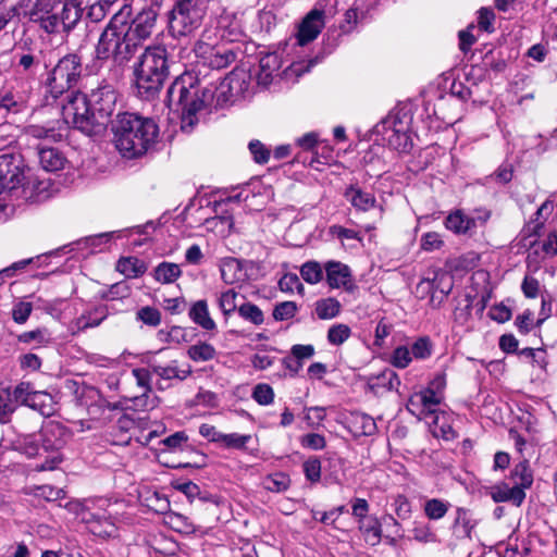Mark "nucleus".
Here are the masks:
<instances>
[{"instance_id": "f257e3e1", "label": "nucleus", "mask_w": 557, "mask_h": 557, "mask_svg": "<svg viewBox=\"0 0 557 557\" xmlns=\"http://www.w3.org/2000/svg\"><path fill=\"white\" fill-rule=\"evenodd\" d=\"M246 83L245 75L231 74L223 78L218 86L209 85L199 88L191 74H184L177 77L169 87L165 102L170 109L182 110L181 128L190 133L198 123L197 113L214 100L222 104L243 91V84Z\"/></svg>"}, {"instance_id": "f03ea898", "label": "nucleus", "mask_w": 557, "mask_h": 557, "mask_svg": "<svg viewBox=\"0 0 557 557\" xmlns=\"http://www.w3.org/2000/svg\"><path fill=\"white\" fill-rule=\"evenodd\" d=\"M132 15L133 10L126 4L114 12L99 36L91 63L87 65L90 72H99L109 61L117 66L124 65L137 52L138 42L129 38L125 29V22L131 21Z\"/></svg>"}, {"instance_id": "7ed1b4c3", "label": "nucleus", "mask_w": 557, "mask_h": 557, "mask_svg": "<svg viewBox=\"0 0 557 557\" xmlns=\"http://www.w3.org/2000/svg\"><path fill=\"white\" fill-rule=\"evenodd\" d=\"M113 143L128 159L145 154L157 141L159 127L150 117L124 112L112 122Z\"/></svg>"}, {"instance_id": "20e7f679", "label": "nucleus", "mask_w": 557, "mask_h": 557, "mask_svg": "<svg viewBox=\"0 0 557 557\" xmlns=\"http://www.w3.org/2000/svg\"><path fill=\"white\" fill-rule=\"evenodd\" d=\"M69 433L59 422L46 423L37 437L28 435L24 438V453L28 457H45L40 463L33 468L36 472L52 471L63 461L60 450L67 442Z\"/></svg>"}, {"instance_id": "39448f33", "label": "nucleus", "mask_w": 557, "mask_h": 557, "mask_svg": "<svg viewBox=\"0 0 557 557\" xmlns=\"http://www.w3.org/2000/svg\"><path fill=\"white\" fill-rule=\"evenodd\" d=\"M138 94L149 98L162 87L169 75V55L164 46L146 47L134 65Z\"/></svg>"}, {"instance_id": "423d86ee", "label": "nucleus", "mask_w": 557, "mask_h": 557, "mask_svg": "<svg viewBox=\"0 0 557 557\" xmlns=\"http://www.w3.org/2000/svg\"><path fill=\"white\" fill-rule=\"evenodd\" d=\"M66 103L62 104V125L66 129L72 126L82 133L94 136L103 132L102 121L96 116L89 100L82 92H72L66 96Z\"/></svg>"}, {"instance_id": "0eeeda50", "label": "nucleus", "mask_w": 557, "mask_h": 557, "mask_svg": "<svg viewBox=\"0 0 557 557\" xmlns=\"http://www.w3.org/2000/svg\"><path fill=\"white\" fill-rule=\"evenodd\" d=\"M207 13L206 0H178L171 11L170 29L174 36H187L200 27Z\"/></svg>"}, {"instance_id": "6e6552de", "label": "nucleus", "mask_w": 557, "mask_h": 557, "mask_svg": "<svg viewBox=\"0 0 557 557\" xmlns=\"http://www.w3.org/2000/svg\"><path fill=\"white\" fill-rule=\"evenodd\" d=\"M82 71V60L77 54H66L60 59L48 78L50 94L58 98L73 88L78 83Z\"/></svg>"}, {"instance_id": "1a4fd4ad", "label": "nucleus", "mask_w": 557, "mask_h": 557, "mask_svg": "<svg viewBox=\"0 0 557 557\" xmlns=\"http://www.w3.org/2000/svg\"><path fill=\"white\" fill-rule=\"evenodd\" d=\"M61 0H21L20 10L30 22L39 26L48 34H54L58 23L55 15L59 13Z\"/></svg>"}, {"instance_id": "9d476101", "label": "nucleus", "mask_w": 557, "mask_h": 557, "mask_svg": "<svg viewBox=\"0 0 557 557\" xmlns=\"http://www.w3.org/2000/svg\"><path fill=\"white\" fill-rule=\"evenodd\" d=\"M66 387L76 398L79 406L87 408V412L91 419L100 418L106 409L114 407L102 396L98 388L86 384H79L76 381H67Z\"/></svg>"}, {"instance_id": "9b49d317", "label": "nucleus", "mask_w": 557, "mask_h": 557, "mask_svg": "<svg viewBox=\"0 0 557 557\" xmlns=\"http://www.w3.org/2000/svg\"><path fill=\"white\" fill-rule=\"evenodd\" d=\"M24 171V161L20 154H0V194L24 186L26 180Z\"/></svg>"}, {"instance_id": "f8f14e48", "label": "nucleus", "mask_w": 557, "mask_h": 557, "mask_svg": "<svg viewBox=\"0 0 557 557\" xmlns=\"http://www.w3.org/2000/svg\"><path fill=\"white\" fill-rule=\"evenodd\" d=\"M97 119L102 121L103 131L107 127L110 116L115 110L117 95L113 85L102 82L87 96Z\"/></svg>"}, {"instance_id": "ddd939ff", "label": "nucleus", "mask_w": 557, "mask_h": 557, "mask_svg": "<svg viewBox=\"0 0 557 557\" xmlns=\"http://www.w3.org/2000/svg\"><path fill=\"white\" fill-rule=\"evenodd\" d=\"M77 516L95 536L106 540L117 535V528L112 517L106 512H96L83 507Z\"/></svg>"}, {"instance_id": "4468645a", "label": "nucleus", "mask_w": 557, "mask_h": 557, "mask_svg": "<svg viewBox=\"0 0 557 557\" xmlns=\"http://www.w3.org/2000/svg\"><path fill=\"white\" fill-rule=\"evenodd\" d=\"M453 288V277L444 271H436L432 278H423L417 286L419 295H431V304L438 306Z\"/></svg>"}, {"instance_id": "2eb2a0df", "label": "nucleus", "mask_w": 557, "mask_h": 557, "mask_svg": "<svg viewBox=\"0 0 557 557\" xmlns=\"http://www.w3.org/2000/svg\"><path fill=\"white\" fill-rule=\"evenodd\" d=\"M195 52L205 65L214 70L224 69L235 60L234 52L225 46L198 42Z\"/></svg>"}, {"instance_id": "dca6fc26", "label": "nucleus", "mask_w": 557, "mask_h": 557, "mask_svg": "<svg viewBox=\"0 0 557 557\" xmlns=\"http://www.w3.org/2000/svg\"><path fill=\"white\" fill-rule=\"evenodd\" d=\"M324 271L326 283L331 288H344L348 293H354L357 289L351 270L347 264L330 260L324 263Z\"/></svg>"}, {"instance_id": "f3484780", "label": "nucleus", "mask_w": 557, "mask_h": 557, "mask_svg": "<svg viewBox=\"0 0 557 557\" xmlns=\"http://www.w3.org/2000/svg\"><path fill=\"white\" fill-rule=\"evenodd\" d=\"M157 14L152 10L140 12L134 20L125 22V29L128 37L138 42V47L144 40L149 38L156 26Z\"/></svg>"}, {"instance_id": "a211bd4d", "label": "nucleus", "mask_w": 557, "mask_h": 557, "mask_svg": "<svg viewBox=\"0 0 557 557\" xmlns=\"http://www.w3.org/2000/svg\"><path fill=\"white\" fill-rule=\"evenodd\" d=\"M59 13L55 15V33L72 30L82 17L83 9L77 0H61Z\"/></svg>"}, {"instance_id": "6ab92c4d", "label": "nucleus", "mask_w": 557, "mask_h": 557, "mask_svg": "<svg viewBox=\"0 0 557 557\" xmlns=\"http://www.w3.org/2000/svg\"><path fill=\"white\" fill-rule=\"evenodd\" d=\"M324 26L323 11L312 10L302 20L296 35L297 45L305 46L314 40Z\"/></svg>"}, {"instance_id": "aec40b11", "label": "nucleus", "mask_w": 557, "mask_h": 557, "mask_svg": "<svg viewBox=\"0 0 557 557\" xmlns=\"http://www.w3.org/2000/svg\"><path fill=\"white\" fill-rule=\"evenodd\" d=\"M384 139L392 149L399 152H408L412 147L411 137L401 121L393 122V125L386 129Z\"/></svg>"}, {"instance_id": "412c9836", "label": "nucleus", "mask_w": 557, "mask_h": 557, "mask_svg": "<svg viewBox=\"0 0 557 557\" xmlns=\"http://www.w3.org/2000/svg\"><path fill=\"white\" fill-rule=\"evenodd\" d=\"M399 385V377L392 369H385L368 380V388L376 396L397 389Z\"/></svg>"}, {"instance_id": "4be33fe9", "label": "nucleus", "mask_w": 557, "mask_h": 557, "mask_svg": "<svg viewBox=\"0 0 557 557\" xmlns=\"http://www.w3.org/2000/svg\"><path fill=\"white\" fill-rule=\"evenodd\" d=\"M490 495L495 503H510L520 506L525 499V492L519 486L500 483L491 487Z\"/></svg>"}, {"instance_id": "5701e85b", "label": "nucleus", "mask_w": 557, "mask_h": 557, "mask_svg": "<svg viewBox=\"0 0 557 557\" xmlns=\"http://www.w3.org/2000/svg\"><path fill=\"white\" fill-rule=\"evenodd\" d=\"M282 65L281 57L275 53H267L260 58L259 72L257 74L258 84L268 86L273 82Z\"/></svg>"}, {"instance_id": "b1692460", "label": "nucleus", "mask_w": 557, "mask_h": 557, "mask_svg": "<svg viewBox=\"0 0 557 557\" xmlns=\"http://www.w3.org/2000/svg\"><path fill=\"white\" fill-rule=\"evenodd\" d=\"M344 197L358 211H369L376 207V198L372 193L362 190L357 185H350L346 188Z\"/></svg>"}, {"instance_id": "393cba45", "label": "nucleus", "mask_w": 557, "mask_h": 557, "mask_svg": "<svg viewBox=\"0 0 557 557\" xmlns=\"http://www.w3.org/2000/svg\"><path fill=\"white\" fill-rule=\"evenodd\" d=\"M26 132L30 137L37 139L59 141L66 135V127L62 125L61 121H57L49 125H30Z\"/></svg>"}, {"instance_id": "a878e982", "label": "nucleus", "mask_w": 557, "mask_h": 557, "mask_svg": "<svg viewBox=\"0 0 557 557\" xmlns=\"http://www.w3.org/2000/svg\"><path fill=\"white\" fill-rule=\"evenodd\" d=\"M221 277L226 284H235L244 280L242 262L233 257L222 258L219 262Z\"/></svg>"}, {"instance_id": "bb28decb", "label": "nucleus", "mask_w": 557, "mask_h": 557, "mask_svg": "<svg viewBox=\"0 0 557 557\" xmlns=\"http://www.w3.org/2000/svg\"><path fill=\"white\" fill-rule=\"evenodd\" d=\"M445 226L456 234H468L476 227V220L457 210L446 218Z\"/></svg>"}, {"instance_id": "cd10ccee", "label": "nucleus", "mask_w": 557, "mask_h": 557, "mask_svg": "<svg viewBox=\"0 0 557 557\" xmlns=\"http://www.w3.org/2000/svg\"><path fill=\"white\" fill-rule=\"evenodd\" d=\"M349 425L355 436H371L377 430L374 419L363 412L351 413Z\"/></svg>"}, {"instance_id": "c85d7f7f", "label": "nucleus", "mask_w": 557, "mask_h": 557, "mask_svg": "<svg viewBox=\"0 0 557 557\" xmlns=\"http://www.w3.org/2000/svg\"><path fill=\"white\" fill-rule=\"evenodd\" d=\"M38 159L41 168L48 172L59 171L63 168V154L52 147L39 146Z\"/></svg>"}, {"instance_id": "c756f323", "label": "nucleus", "mask_w": 557, "mask_h": 557, "mask_svg": "<svg viewBox=\"0 0 557 557\" xmlns=\"http://www.w3.org/2000/svg\"><path fill=\"white\" fill-rule=\"evenodd\" d=\"M189 318L200 327L207 331L215 329V322L210 317L209 307L206 300H197L193 304L188 312Z\"/></svg>"}, {"instance_id": "7c9ffc66", "label": "nucleus", "mask_w": 557, "mask_h": 557, "mask_svg": "<svg viewBox=\"0 0 557 557\" xmlns=\"http://www.w3.org/2000/svg\"><path fill=\"white\" fill-rule=\"evenodd\" d=\"M411 351L418 359H426L431 356V350H386L384 359L388 360L394 367L404 369L412 360Z\"/></svg>"}, {"instance_id": "2f4dec72", "label": "nucleus", "mask_w": 557, "mask_h": 557, "mask_svg": "<svg viewBox=\"0 0 557 557\" xmlns=\"http://www.w3.org/2000/svg\"><path fill=\"white\" fill-rule=\"evenodd\" d=\"M27 407L38 411L44 417H50L55 411L52 396L47 392L36 389L29 398Z\"/></svg>"}, {"instance_id": "473e14b6", "label": "nucleus", "mask_w": 557, "mask_h": 557, "mask_svg": "<svg viewBox=\"0 0 557 557\" xmlns=\"http://www.w3.org/2000/svg\"><path fill=\"white\" fill-rule=\"evenodd\" d=\"M358 523V529L364 536L367 543H369L372 546H375L381 542L382 525L376 517L370 516L369 518Z\"/></svg>"}, {"instance_id": "72a5a7b5", "label": "nucleus", "mask_w": 557, "mask_h": 557, "mask_svg": "<svg viewBox=\"0 0 557 557\" xmlns=\"http://www.w3.org/2000/svg\"><path fill=\"white\" fill-rule=\"evenodd\" d=\"M108 314L109 310L106 306L96 307L95 309L78 317L75 320L73 327L82 331L87 327L98 326L108 317Z\"/></svg>"}, {"instance_id": "f704fd0d", "label": "nucleus", "mask_w": 557, "mask_h": 557, "mask_svg": "<svg viewBox=\"0 0 557 557\" xmlns=\"http://www.w3.org/2000/svg\"><path fill=\"white\" fill-rule=\"evenodd\" d=\"M512 485L521 487L524 492L530 488L533 483V474L530 469L529 461L523 459L519 461L510 472Z\"/></svg>"}, {"instance_id": "c9c22d12", "label": "nucleus", "mask_w": 557, "mask_h": 557, "mask_svg": "<svg viewBox=\"0 0 557 557\" xmlns=\"http://www.w3.org/2000/svg\"><path fill=\"white\" fill-rule=\"evenodd\" d=\"M473 524L471 523L469 511L465 508H457L453 524L454 534L458 539H470Z\"/></svg>"}, {"instance_id": "e433bc0d", "label": "nucleus", "mask_w": 557, "mask_h": 557, "mask_svg": "<svg viewBox=\"0 0 557 557\" xmlns=\"http://www.w3.org/2000/svg\"><path fill=\"white\" fill-rule=\"evenodd\" d=\"M422 399V407H424L426 414L430 420L434 418V416L440 414L438 406L443 399V396L435 392L433 388H425L417 393Z\"/></svg>"}, {"instance_id": "4c0bfd02", "label": "nucleus", "mask_w": 557, "mask_h": 557, "mask_svg": "<svg viewBox=\"0 0 557 557\" xmlns=\"http://www.w3.org/2000/svg\"><path fill=\"white\" fill-rule=\"evenodd\" d=\"M117 10L114 0H97L87 8V17L94 22H101L110 12Z\"/></svg>"}, {"instance_id": "58836bf2", "label": "nucleus", "mask_w": 557, "mask_h": 557, "mask_svg": "<svg viewBox=\"0 0 557 557\" xmlns=\"http://www.w3.org/2000/svg\"><path fill=\"white\" fill-rule=\"evenodd\" d=\"M25 101L22 97H15L12 92L0 95V123L9 113H17L24 108Z\"/></svg>"}, {"instance_id": "ea45409f", "label": "nucleus", "mask_w": 557, "mask_h": 557, "mask_svg": "<svg viewBox=\"0 0 557 557\" xmlns=\"http://www.w3.org/2000/svg\"><path fill=\"white\" fill-rule=\"evenodd\" d=\"M451 507L450 503L440 498L428 499L423 505V512L430 520H440L445 517Z\"/></svg>"}, {"instance_id": "a19ab883", "label": "nucleus", "mask_w": 557, "mask_h": 557, "mask_svg": "<svg viewBox=\"0 0 557 557\" xmlns=\"http://www.w3.org/2000/svg\"><path fill=\"white\" fill-rule=\"evenodd\" d=\"M428 422L430 424L434 425L433 433L436 436H441L445 441H450V440H455L458 437V434L456 433V431L447 422V416L445 412H440V414L434 416V418Z\"/></svg>"}, {"instance_id": "79ce46f5", "label": "nucleus", "mask_w": 557, "mask_h": 557, "mask_svg": "<svg viewBox=\"0 0 557 557\" xmlns=\"http://www.w3.org/2000/svg\"><path fill=\"white\" fill-rule=\"evenodd\" d=\"M153 372L163 380H185L190 373L191 369L188 366L187 368L180 369L176 362H173L169 366H154L152 368Z\"/></svg>"}, {"instance_id": "37998d69", "label": "nucleus", "mask_w": 557, "mask_h": 557, "mask_svg": "<svg viewBox=\"0 0 557 557\" xmlns=\"http://www.w3.org/2000/svg\"><path fill=\"white\" fill-rule=\"evenodd\" d=\"M116 270L127 277H136L146 271V265L135 257H127L117 261Z\"/></svg>"}, {"instance_id": "c03bdc74", "label": "nucleus", "mask_w": 557, "mask_h": 557, "mask_svg": "<svg viewBox=\"0 0 557 557\" xmlns=\"http://www.w3.org/2000/svg\"><path fill=\"white\" fill-rule=\"evenodd\" d=\"M182 274L181 268L176 263L162 262L154 270V277L161 283H172Z\"/></svg>"}, {"instance_id": "a18cd8bd", "label": "nucleus", "mask_w": 557, "mask_h": 557, "mask_svg": "<svg viewBox=\"0 0 557 557\" xmlns=\"http://www.w3.org/2000/svg\"><path fill=\"white\" fill-rule=\"evenodd\" d=\"M323 270L324 265L322 267L318 261L311 260L301 265L300 275L307 283L317 284L323 278Z\"/></svg>"}, {"instance_id": "49530a36", "label": "nucleus", "mask_w": 557, "mask_h": 557, "mask_svg": "<svg viewBox=\"0 0 557 557\" xmlns=\"http://www.w3.org/2000/svg\"><path fill=\"white\" fill-rule=\"evenodd\" d=\"M17 404L9 388L0 392V422L8 423L11 414L16 410Z\"/></svg>"}, {"instance_id": "de8ad7c7", "label": "nucleus", "mask_w": 557, "mask_h": 557, "mask_svg": "<svg viewBox=\"0 0 557 557\" xmlns=\"http://www.w3.org/2000/svg\"><path fill=\"white\" fill-rule=\"evenodd\" d=\"M341 311V304L335 298H325L317 301L315 313L320 319H332Z\"/></svg>"}, {"instance_id": "09e8293b", "label": "nucleus", "mask_w": 557, "mask_h": 557, "mask_svg": "<svg viewBox=\"0 0 557 557\" xmlns=\"http://www.w3.org/2000/svg\"><path fill=\"white\" fill-rule=\"evenodd\" d=\"M554 205L552 201L546 200L541 205L535 213L536 219L531 221L527 226V230L531 235H540V231L544 224V221L541 219L545 220L552 213Z\"/></svg>"}, {"instance_id": "8fccbe9b", "label": "nucleus", "mask_w": 557, "mask_h": 557, "mask_svg": "<svg viewBox=\"0 0 557 557\" xmlns=\"http://www.w3.org/2000/svg\"><path fill=\"white\" fill-rule=\"evenodd\" d=\"M265 488L270 492L280 493L286 491L290 485V479L283 472H277L269 475L265 479Z\"/></svg>"}, {"instance_id": "3c124183", "label": "nucleus", "mask_w": 557, "mask_h": 557, "mask_svg": "<svg viewBox=\"0 0 557 557\" xmlns=\"http://www.w3.org/2000/svg\"><path fill=\"white\" fill-rule=\"evenodd\" d=\"M251 397L261 406L271 405L274 400L273 388L265 383H259L253 387Z\"/></svg>"}, {"instance_id": "603ef678", "label": "nucleus", "mask_w": 557, "mask_h": 557, "mask_svg": "<svg viewBox=\"0 0 557 557\" xmlns=\"http://www.w3.org/2000/svg\"><path fill=\"white\" fill-rule=\"evenodd\" d=\"M237 296H238V294L234 289H227V290L221 293V295L219 296L218 305L225 317L230 315L231 313H233L236 310Z\"/></svg>"}, {"instance_id": "864d4df0", "label": "nucleus", "mask_w": 557, "mask_h": 557, "mask_svg": "<svg viewBox=\"0 0 557 557\" xmlns=\"http://www.w3.org/2000/svg\"><path fill=\"white\" fill-rule=\"evenodd\" d=\"M330 234L339 239L343 243V245H345V242L362 243V236L360 235L359 232H356L355 230L351 228H346L341 225H332L330 227Z\"/></svg>"}, {"instance_id": "5fc2aeb1", "label": "nucleus", "mask_w": 557, "mask_h": 557, "mask_svg": "<svg viewBox=\"0 0 557 557\" xmlns=\"http://www.w3.org/2000/svg\"><path fill=\"white\" fill-rule=\"evenodd\" d=\"M238 313L243 319L256 325H259L263 322V313L261 309L253 304L247 302L239 306Z\"/></svg>"}, {"instance_id": "6e6d98bb", "label": "nucleus", "mask_w": 557, "mask_h": 557, "mask_svg": "<svg viewBox=\"0 0 557 557\" xmlns=\"http://www.w3.org/2000/svg\"><path fill=\"white\" fill-rule=\"evenodd\" d=\"M306 479L311 483H318L321 479V461L318 457H311L302 463Z\"/></svg>"}, {"instance_id": "4d7b16f0", "label": "nucleus", "mask_w": 557, "mask_h": 557, "mask_svg": "<svg viewBox=\"0 0 557 557\" xmlns=\"http://www.w3.org/2000/svg\"><path fill=\"white\" fill-rule=\"evenodd\" d=\"M412 535L416 541L422 543L435 542L436 540L435 533L431 530L430 524L425 522L414 521Z\"/></svg>"}, {"instance_id": "13d9d810", "label": "nucleus", "mask_w": 557, "mask_h": 557, "mask_svg": "<svg viewBox=\"0 0 557 557\" xmlns=\"http://www.w3.org/2000/svg\"><path fill=\"white\" fill-rule=\"evenodd\" d=\"M35 388L29 382H21L14 387V389L11 393L17 406L22 405L27 407L29 398L32 397Z\"/></svg>"}, {"instance_id": "bf43d9fd", "label": "nucleus", "mask_w": 557, "mask_h": 557, "mask_svg": "<svg viewBox=\"0 0 557 557\" xmlns=\"http://www.w3.org/2000/svg\"><path fill=\"white\" fill-rule=\"evenodd\" d=\"M278 287L284 293H294L295 290L299 294L304 293V285L299 277L294 273L284 274L278 281Z\"/></svg>"}, {"instance_id": "052dcab7", "label": "nucleus", "mask_w": 557, "mask_h": 557, "mask_svg": "<svg viewBox=\"0 0 557 557\" xmlns=\"http://www.w3.org/2000/svg\"><path fill=\"white\" fill-rule=\"evenodd\" d=\"M507 352H518L519 358L527 363L537 364L544 368L546 350H506Z\"/></svg>"}, {"instance_id": "680f3d73", "label": "nucleus", "mask_w": 557, "mask_h": 557, "mask_svg": "<svg viewBox=\"0 0 557 557\" xmlns=\"http://www.w3.org/2000/svg\"><path fill=\"white\" fill-rule=\"evenodd\" d=\"M133 376L136 380V383L139 387L143 388V394L140 397H136V401H141L143 397H146L148 393H150V373L147 369L136 368L132 371Z\"/></svg>"}, {"instance_id": "e2e57ef3", "label": "nucleus", "mask_w": 557, "mask_h": 557, "mask_svg": "<svg viewBox=\"0 0 557 557\" xmlns=\"http://www.w3.org/2000/svg\"><path fill=\"white\" fill-rule=\"evenodd\" d=\"M293 355L285 359L286 368L293 373H297L302 367V359L313 356L314 350H292Z\"/></svg>"}, {"instance_id": "0e129e2a", "label": "nucleus", "mask_w": 557, "mask_h": 557, "mask_svg": "<svg viewBox=\"0 0 557 557\" xmlns=\"http://www.w3.org/2000/svg\"><path fill=\"white\" fill-rule=\"evenodd\" d=\"M50 333L47 329H37L34 331L25 332L18 336V341L23 344H47Z\"/></svg>"}, {"instance_id": "69168bd1", "label": "nucleus", "mask_w": 557, "mask_h": 557, "mask_svg": "<svg viewBox=\"0 0 557 557\" xmlns=\"http://www.w3.org/2000/svg\"><path fill=\"white\" fill-rule=\"evenodd\" d=\"M297 311V305L294 301H281L274 307L273 318L276 321L290 319Z\"/></svg>"}, {"instance_id": "338daca9", "label": "nucleus", "mask_w": 557, "mask_h": 557, "mask_svg": "<svg viewBox=\"0 0 557 557\" xmlns=\"http://www.w3.org/2000/svg\"><path fill=\"white\" fill-rule=\"evenodd\" d=\"M443 244L442 236L436 232H428L420 239V246L425 251L438 250Z\"/></svg>"}, {"instance_id": "774afa93", "label": "nucleus", "mask_w": 557, "mask_h": 557, "mask_svg": "<svg viewBox=\"0 0 557 557\" xmlns=\"http://www.w3.org/2000/svg\"><path fill=\"white\" fill-rule=\"evenodd\" d=\"M540 245L545 257L557 256V231H549Z\"/></svg>"}]
</instances>
